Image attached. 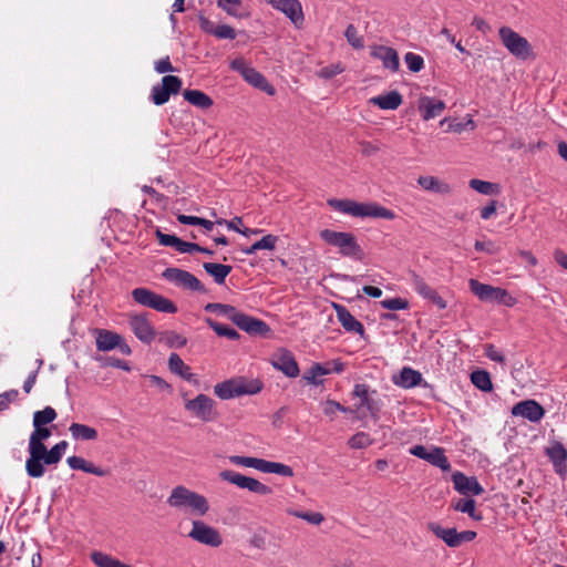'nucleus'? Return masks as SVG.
Segmentation results:
<instances>
[{
  "label": "nucleus",
  "instance_id": "1",
  "mask_svg": "<svg viewBox=\"0 0 567 567\" xmlns=\"http://www.w3.org/2000/svg\"><path fill=\"white\" fill-rule=\"evenodd\" d=\"M328 205L334 210L353 217H373L392 220L395 218L393 210L377 203H358L352 199H329Z\"/></svg>",
  "mask_w": 567,
  "mask_h": 567
},
{
  "label": "nucleus",
  "instance_id": "2",
  "mask_svg": "<svg viewBox=\"0 0 567 567\" xmlns=\"http://www.w3.org/2000/svg\"><path fill=\"white\" fill-rule=\"evenodd\" d=\"M319 236L326 244L337 247L341 256L358 261L363 260L364 251L352 233L322 229Z\"/></svg>",
  "mask_w": 567,
  "mask_h": 567
},
{
  "label": "nucleus",
  "instance_id": "3",
  "mask_svg": "<svg viewBox=\"0 0 567 567\" xmlns=\"http://www.w3.org/2000/svg\"><path fill=\"white\" fill-rule=\"evenodd\" d=\"M69 443L60 441L50 450L39 453L33 461H25V472L32 478H40L45 473V465H56L62 460Z\"/></svg>",
  "mask_w": 567,
  "mask_h": 567
},
{
  "label": "nucleus",
  "instance_id": "4",
  "mask_svg": "<svg viewBox=\"0 0 567 567\" xmlns=\"http://www.w3.org/2000/svg\"><path fill=\"white\" fill-rule=\"evenodd\" d=\"M264 384L259 380L230 379L217 383L214 393L221 400H229L240 395L259 393Z\"/></svg>",
  "mask_w": 567,
  "mask_h": 567
},
{
  "label": "nucleus",
  "instance_id": "5",
  "mask_svg": "<svg viewBox=\"0 0 567 567\" xmlns=\"http://www.w3.org/2000/svg\"><path fill=\"white\" fill-rule=\"evenodd\" d=\"M499 39L508 52L517 59L527 60L534 56L533 48L528 40L509 27H501Z\"/></svg>",
  "mask_w": 567,
  "mask_h": 567
},
{
  "label": "nucleus",
  "instance_id": "6",
  "mask_svg": "<svg viewBox=\"0 0 567 567\" xmlns=\"http://www.w3.org/2000/svg\"><path fill=\"white\" fill-rule=\"evenodd\" d=\"M468 287L471 292L481 301H494L507 307H512L515 303V299L503 288L482 284L476 279H470Z\"/></svg>",
  "mask_w": 567,
  "mask_h": 567
},
{
  "label": "nucleus",
  "instance_id": "7",
  "mask_svg": "<svg viewBox=\"0 0 567 567\" xmlns=\"http://www.w3.org/2000/svg\"><path fill=\"white\" fill-rule=\"evenodd\" d=\"M230 68L243 75L245 81L255 86L256 89L274 95L276 93L275 87L268 82L264 74L250 66L245 59L237 58L230 62Z\"/></svg>",
  "mask_w": 567,
  "mask_h": 567
},
{
  "label": "nucleus",
  "instance_id": "8",
  "mask_svg": "<svg viewBox=\"0 0 567 567\" xmlns=\"http://www.w3.org/2000/svg\"><path fill=\"white\" fill-rule=\"evenodd\" d=\"M132 298L138 305L148 307L159 312L174 313L177 310L173 301L147 288L141 287L133 289Z\"/></svg>",
  "mask_w": 567,
  "mask_h": 567
},
{
  "label": "nucleus",
  "instance_id": "9",
  "mask_svg": "<svg viewBox=\"0 0 567 567\" xmlns=\"http://www.w3.org/2000/svg\"><path fill=\"white\" fill-rule=\"evenodd\" d=\"M220 480L234 484L240 488L248 489L258 495H269L272 488L254 477L243 475L231 470H225L219 473Z\"/></svg>",
  "mask_w": 567,
  "mask_h": 567
},
{
  "label": "nucleus",
  "instance_id": "10",
  "mask_svg": "<svg viewBox=\"0 0 567 567\" xmlns=\"http://www.w3.org/2000/svg\"><path fill=\"white\" fill-rule=\"evenodd\" d=\"M185 409L195 417L207 423L215 421L218 417V413L215 409V401L205 395L198 394L192 400L185 402Z\"/></svg>",
  "mask_w": 567,
  "mask_h": 567
},
{
  "label": "nucleus",
  "instance_id": "11",
  "mask_svg": "<svg viewBox=\"0 0 567 567\" xmlns=\"http://www.w3.org/2000/svg\"><path fill=\"white\" fill-rule=\"evenodd\" d=\"M95 343L96 349L103 352L113 349H118L124 355H128L132 352L130 346L125 343L118 333L105 329H95Z\"/></svg>",
  "mask_w": 567,
  "mask_h": 567
},
{
  "label": "nucleus",
  "instance_id": "12",
  "mask_svg": "<svg viewBox=\"0 0 567 567\" xmlns=\"http://www.w3.org/2000/svg\"><path fill=\"white\" fill-rule=\"evenodd\" d=\"M187 536L199 544L210 547H219L223 544L220 533L202 520L193 522V528Z\"/></svg>",
  "mask_w": 567,
  "mask_h": 567
},
{
  "label": "nucleus",
  "instance_id": "13",
  "mask_svg": "<svg viewBox=\"0 0 567 567\" xmlns=\"http://www.w3.org/2000/svg\"><path fill=\"white\" fill-rule=\"evenodd\" d=\"M231 322L250 336L267 337L271 332L270 327L264 320L238 310L231 317Z\"/></svg>",
  "mask_w": 567,
  "mask_h": 567
},
{
  "label": "nucleus",
  "instance_id": "14",
  "mask_svg": "<svg viewBox=\"0 0 567 567\" xmlns=\"http://www.w3.org/2000/svg\"><path fill=\"white\" fill-rule=\"evenodd\" d=\"M179 507H186L193 515L204 516L209 511V504L205 496L179 486Z\"/></svg>",
  "mask_w": 567,
  "mask_h": 567
},
{
  "label": "nucleus",
  "instance_id": "15",
  "mask_svg": "<svg viewBox=\"0 0 567 567\" xmlns=\"http://www.w3.org/2000/svg\"><path fill=\"white\" fill-rule=\"evenodd\" d=\"M353 395L360 399V403L357 405L358 409L365 408L373 419H378L381 412V402L375 399V390H370L368 384L358 383L353 388Z\"/></svg>",
  "mask_w": 567,
  "mask_h": 567
},
{
  "label": "nucleus",
  "instance_id": "16",
  "mask_svg": "<svg viewBox=\"0 0 567 567\" xmlns=\"http://www.w3.org/2000/svg\"><path fill=\"white\" fill-rule=\"evenodd\" d=\"M172 94H177V75H165L152 87L150 99L155 105H163Z\"/></svg>",
  "mask_w": 567,
  "mask_h": 567
},
{
  "label": "nucleus",
  "instance_id": "17",
  "mask_svg": "<svg viewBox=\"0 0 567 567\" xmlns=\"http://www.w3.org/2000/svg\"><path fill=\"white\" fill-rule=\"evenodd\" d=\"M266 2L282 12L296 27L302 24L305 16L299 0H266Z\"/></svg>",
  "mask_w": 567,
  "mask_h": 567
},
{
  "label": "nucleus",
  "instance_id": "18",
  "mask_svg": "<svg viewBox=\"0 0 567 567\" xmlns=\"http://www.w3.org/2000/svg\"><path fill=\"white\" fill-rule=\"evenodd\" d=\"M409 276L411 285L421 297L437 306L439 309L446 308V301L437 293L436 290L431 288L420 275L415 271H410Z\"/></svg>",
  "mask_w": 567,
  "mask_h": 567
},
{
  "label": "nucleus",
  "instance_id": "19",
  "mask_svg": "<svg viewBox=\"0 0 567 567\" xmlns=\"http://www.w3.org/2000/svg\"><path fill=\"white\" fill-rule=\"evenodd\" d=\"M452 482L454 488L462 495L480 496L484 493L483 486L475 476H466L462 472H455L452 474Z\"/></svg>",
  "mask_w": 567,
  "mask_h": 567
},
{
  "label": "nucleus",
  "instance_id": "20",
  "mask_svg": "<svg viewBox=\"0 0 567 567\" xmlns=\"http://www.w3.org/2000/svg\"><path fill=\"white\" fill-rule=\"evenodd\" d=\"M271 363L275 369L281 371L288 378H296L299 375V365L293 354L287 349L278 351L274 355Z\"/></svg>",
  "mask_w": 567,
  "mask_h": 567
},
{
  "label": "nucleus",
  "instance_id": "21",
  "mask_svg": "<svg viewBox=\"0 0 567 567\" xmlns=\"http://www.w3.org/2000/svg\"><path fill=\"white\" fill-rule=\"evenodd\" d=\"M514 416H522L530 422H539L545 415V409L535 400H524L512 409Z\"/></svg>",
  "mask_w": 567,
  "mask_h": 567
},
{
  "label": "nucleus",
  "instance_id": "22",
  "mask_svg": "<svg viewBox=\"0 0 567 567\" xmlns=\"http://www.w3.org/2000/svg\"><path fill=\"white\" fill-rule=\"evenodd\" d=\"M33 427H34V430L29 437V444H28L29 456H28L27 461H33V458H35V456L39 453L45 451L47 446L43 442L45 440H48L52 434L51 429H49L47 426L33 425Z\"/></svg>",
  "mask_w": 567,
  "mask_h": 567
},
{
  "label": "nucleus",
  "instance_id": "23",
  "mask_svg": "<svg viewBox=\"0 0 567 567\" xmlns=\"http://www.w3.org/2000/svg\"><path fill=\"white\" fill-rule=\"evenodd\" d=\"M371 56L382 61L383 68L398 72L400 60L396 50L385 45H375L371 49Z\"/></svg>",
  "mask_w": 567,
  "mask_h": 567
},
{
  "label": "nucleus",
  "instance_id": "24",
  "mask_svg": "<svg viewBox=\"0 0 567 567\" xmlns=\"http://www.w3.org/2000/svg\"><path fill=\"white\" fill-rule=\"evenodd\" d=\"M417 109L424 121L437 117L445 110V103L436 97L423 95L419 99Z\"/></svg>",
  "mask_w": 567,
  "mask_h": 567
},
{
  "label": "nucleus",
  "instance_id": "25",
  "mask_svg": "<svg viewBox=\"0 0 567 567\" xmlns=\"http://www.w3.org/2000/svg\"><path fill=\"white\" fill-rule=\"evenodd\" d=\"M130 327L141 341L148 343L154 339V329L145 315L131 316Z\"/></svg>",
  "mask_w": 567,
  "mask_h": 567
},
{
  "label": "nucleus",
  "instance_id": "26",
  "mask_svg": "<svg viewBox=\"0 0 567 567\" xmlns=\"http://www.w3.org/2000/svg\"><path fill=\"white\" fill-rule=\"evenodd\" d=\"M333 307L337 312L338 321L347 332L358 333L361 337L364 336L363 324L357 320L344 306L334 303Z\"/></svg>",
  "mask_w": 567,
  "mask_h": 567
},
{
  "label": "nucleus",
  "instance_id": "27",
  "mask_svg": "<svg viewBox=\"0 0 567 567\" xmlns=\"http://www.w3.org/2000/svg\"><path fill=\"white\" fill-rule=\"evenodd\" d=\"M546 455L553 463L555 472L557 474H564L567 467V450L564 444L558 441H554L551 445L546 449Z\"/></svg>",
  "mask_w": 567,
  "mask_h": 567
},
{
  "label": "nucleus",
  "instance_id": "28",
  "mask_svg": "<svg viewBox=\"0 0 567 567\" xmlns=\"http://www.w3.org/2000/svg\"><path fill=\"white\" fill-rule=\"evenodd\" d=\"M427 529L432 532L437 538L451 548L460 547L458 532L456 528H444L435 522H430L426 525Z\"/></svg>",
  "mask_w": 567,
  "mask_h": 567
},
{
  "label": "nucleus",
  "instance_id": "29",
  "mask_svg": "<svg viewBox=\"0 0 567 567\" xmlns=\"http://www.w3.org/2000/svg\"><path fill=\"white\" fill-rule=\"evenodd\" d=\"M66 463L70 466V468L74 471H83L85 473L93 474L99 477H103L107 474L106 470L95 466L93 463L84 460L81 456H69L66 458Z\"/></svg>",
  "mask_w": 567,
  "mask_h": 567
},
{
  "label": "nucleus",
  "instance_id": "30",
  "mask_svg": "<svg viewBox=\"0 0 567 567\" xmlns=\"http://www.w3.org/2000/svg\"><path fill=\"white\" fill-rule=\"evenodd\" d=\"M402 102V95L398 91H391L370 99V103L379 106L381 110H396Z\"/></svg>",
  "mask_w": 567,
  "mask_h": 567
},
{
  "label": "nucleus",
  "instance_id": "31",
  "mask_svg": "<svg viewBox=\"0 0 567 567\" xmlns=\"http://www.w3.org/2000/svg\"><path fill=\"white\" fill-rule=\"evenodd\" d=\"M183 96L185 101L199 110H208L214 104L213 99L200 90L187 89L183 92Z\"/></svg>",
  "mask_w": 567,
  "mask_h": 567
},
{
  "label": "nucleus",
  "instance_id": "32",
  "mask_svg": "<svg viewBox=\"0 0 567 567\" xmlns=\"http://www.w3.org/2000/svg\"><path fill=\"white\" fill-rule=\"evenodd\" d=\"M393 381L399 386L411 389L422 382V374L412 368L404 367L400 371L399 378L394 379Z\"/></svg>",
  "mask_w": 567,
  "mask_h": 567
},
{
  "label": "nucleus",
  "instance_id": "33",
  "mask_svg": "<svg viewBox=\"0 0 567 567\" xmlns=\"http://www.w3.org/2000/svg\"><path fill=\"white\" fill-rule=\"evenodd\" d=\"M451 507L456 512L467 514L476 522L483 519V515L476 509V502L473 498H458L457 501L452 502Z\"/></svg>",
  "mask_w": 567,
  "mask_h": 567
},
{
  "label": "nucleus",
  "instance_id": "34",
  "mask_svg": "<svg viewBox=\"0 0 567 567\" xmlns=\"http://www.w3.org/2000/svg\"><path fill=\"white\" fill-rule=\"evenodd\" d=\"M204 270L214 278L217 285L225 284L227 276L231 272L233 267L218 262H204Z\"/></svg>",
  "mask_w": 567,
  "mask_h": 567
},
{
  "label": "nucleus",
  "instance_id": "35",
  "mask_svg": "<svg viewBox=\"0 0 567 567\" xmlns=\"http://www.w3.org/2000/svg\"><path fill=\"white\" fill-rule=\"evenodd\" d=\"M417 184L423 189L437 194H450L452 190L447 183H444L434 176H420Z\"/></svg>",
  "mask_w": 567,
  "mask_h": 567
},
{
  "label": "nucleus",
  "instance_id": "36",
  "mask_svg": "<svg viewBox=\"0 0 567 567\" xmlns=\"http://www.w3.org/2000/svg\"><path fill=\"white\" fill-rule=\"evenodd\" d=\"M69 431L75 441H94L97 439V431L86 424L72 423Z\"/></svg>",
  "mask_w": 567,
  "mask_h": 567
},
{
  "label": "nucleus",
  "instance_id": "37",
  "mask_svg": "<svg viewBox=\"0 0 567 567\" xmlns=\"http://www.w3.org/2000/svg\"><path fill=\"white\" fill-rule=\"evenodd\" d=\"M179 286L184 289L198 292V293H207L208 290L202 284V281L190 274L189 271L179 269Z\"/></svg>",
  "mask_w": 567,
  "mask_h": 567
},
{
  "label": "nucleus",
  "instance_id": "38",
  "mask_svg": "<svg viewBox=\"0 0 567 567\" xmlns=\"http://www.w3.org/2000/svg\"><path fill=\"white\" fill-rule=\"evenodd\" d=\"M229 461L235 465L251 467L262 473H267L268 462L264 458L250 457V456H238L234 455L229 457Z\"/></svg>",
  "mask_w": 567,
  "mask_h": 567
},
{
  "label": "nucleus",
  "instance_id": "39",
  "mask_svg": "<svg viewBox=\"0 0 567 567\" xmlns=\"http://www.w3.org/2000/svg\"><path fill=\"white\" fill-rule=\"evenodd\" d=\"M217 7L235 18H244L248 16L241 0H217Z\"/></svg>",
  "mask_w": 567,
  "mask_h": 567
},
{
  "label": "nucleus",
  "instance_id": "40",
  "mask_svg": "<svg viewBox=\"0 0 567 567\" xmlns=\"http://www.w3.org/2000/svg\"><path fill=\"white\" fill-rule=\"evenodd\" d=\"M278 241V237L271 234L264 236L260 240L254 243L251 246L241 248V251L245 255H254L257 250L266 249L274 250L276 248V244Z\"/></svg>",
  "mask_w": 567,
  "mask_h": 567
},
{
  "label": "nucleus",
  "instance_id": "41",
  "mask_svg": "<svg viewBox=\"0 0 567 567\" xmlns=\"http://www.w3.org/2000/svg\"><path fill=\"white\" fill-rule=\"evenodd\" d=\"M90 558L97 567H131L111 555L97 550L92 551Z\"/></svg>",
  "mask_w": 567,
  "mask_h": 567
},
{
  "label": "nucleus",
  "instance_id": "42",
  "mask_svg": "<svg viewBox=\"0 0 567 567\" xmlns=\"http://www.w3.org/2000/svg\"><path fill=\"white\" fill-rule=\"evenodd\" d=\"M426 462L441 468L444 472H447L451 470V463L444 453V449H442V447H433L430 451Z\"/></svg>",
  "mask_w": 567,
  "mask_h": 567
},
{
  "label": "nucleus",
  "instance_id": "43",
  "mask_svg": "<svg viewBox=\"0 0 567 567\" xmlns=\"http://www.w3.org/2000/svg\"><path fill=\"white\" fill-rule=\"evenodd\" d=\"M472 383L483 392H491L493 390V383L491 375L485 370H476L471 373Z\"/></svg>",
  "mask_w": 567,
  "mask_h": 567
},
{
  "label": "nucleus",
  "instance_id": "44",
  "mask_svg": "<svg viewBox=\"0 0 567 567\" xmlns=\"http://www.w3.org/2000/svg\"><path fill=\"white\" fill-rule=\"evenodd\" d=\"M206 323L219 337H225L229 340H237L240 337V334L234 328L219 323L212 318H207Z\"/></svg>",
  "mask_w": 567,
  "mask_h": 567
},
{
  "label": "nucleus",
  "instance_id": "45",
  "mask_svg": "<svg viewBox=\"0 0 567 567\" xmlns=\"http://www.w3.org/2000/svg\"><path fill=\"white\" fill-rule=\"evenodd\" d=\"M329 373H331V369L326 364L313 363L311 368L303 374V379L310 384L319 385L322 383V381L318 380V377Z\"/></svg>",
  "mask_w": 567,
  "mask_h": 567
},
{
  "label": "nucleus",
  "instance_id": "46",
  "mask_svg": "<svg viewBox=\"0 0 567 567\" xmlns=\"http://www.w3.org/2000/svg\"><path fill=\"white\" fill-rule=\"evenodd\" d=\"M58 414L51 406H45L43 410L33 413V425L45 426L56 419Z\"/></svg>",
  "mask_w": 567,
  "mask_h": 567
},
{
  "label": "nucleus",
  "instance_id": "47",
  "mask_svg": "<svg viewBox=\"0 0 567 567\" xmlns=\"http://www.w3.org/2000/svg\"><path fill=\"white\" fill-rule=\"evenodd\" d=\"M470 187L483 195L497 194L499 192L498 184L473 178L468 183Z\"/></svg>",
  "mask_w": 567,
  "mask_h": 567
},
{
  "label": "nucleus",
  "instance_id": "48",
  "mask_svg": "<svg viewBox=\"0 0 567 567\" xmlns=\"http://www.w3.org/2000/svg\"><path fill=\"white\" fill-rule=\"evenodd\" d=\"M204 310L206 312H214L220 316L227 317L229 320H231V317L236 313L237 309L234 306L226 305V303H219V302H212L207 303L204 307Z\"/></svg>",
  "mask_w": 567,
  "mask_h": 567
},
{
  "label": "nucleus",
  "instance_id": "49",
  "mask_svg": "<svg viewBox=\"0 0 567 567\" xmlns=\"http://www.w3.org/2000/svg\"><path fill=\"white\" fill-rule=\"evenodd\" d=\"M288 514L301 518L312 525H320L324 520L323 515L319 512H300L296 509H289Z\"/></svg>",
  "mask_w": 567,
  "mask_h": 567
},
{
  "label": "nucleus",
  "instance_id": "50",
  "mask_svg": "<svg viewBox=\"0 0 567 567\" xmlns=\"http://www.w3.org/2000/svg\"><path fill=\"white\" fill-rule=\"evenodd\" d=\"M373 440L370 437V435L365 432H358L354 435H352L349 441L348 445L351 449H364L372 444Z\"/></svg>",
  "mask_w": 567,
  "mask_h": 567
},
{
  "label": "nucleus",
  "instance_id": "51",
  "mask_svg": "<svg viewBox=\"0 0 567 567\" xmlns=\"http://www.w3.org/2000/svg\"><path fill=\"white\" fill-rule=\"evenodd\" d=\"M344 37L347 38L348 43L353 49H363L364 41L361 35H359L357 28L353 24H349L346 29Z\"/></svg>",
  "mask_w": 567,
  "mask_h": 567
},
{
  "label": "nucleus",
  "instance_id": "52",
  "mask_svg": "<svg viewBox=\"0 0 567 567\" xmlns=\"http://www.w3.org/2000/svg\"><path fill=\"white\" fill-rule=\"evenodd\" d=\"M404 62L411 72L417 73L424 68V59L413 52H408L404 55Z\"/></svg>",
  "mask_w": 567,
  "mask_h": 567
},
{
  "label": "nucleus",
  "instance_id": "53",
  "mask_svg": "<svg viewBox=\"0 0 567 567\" xmlns=\"http://www.w3.org/2000/svg\"><path fill=\"white\" fill-rule=\"evenodd\" d=\"M145 379L148 381V385L157 389L161 393H173V386L167 383L164 379L158 375H145Z\"/></svg>",
  "mask_w": 567,
  "mask_h": 567
},
{
  "label": "nucleus",
  "instance_id": "54",
  "mask_svg": "<svg viewBox=\"0 0 567 567\" xmlns=\"http://www.w3.org/2000/svg\"><path fill=\"white\" fill-rule=\"evenodd\" d=\"M19 399V391L11 389L0 394V412L7 411L11 403L17 402Z\"/></svg>",
  "mask_w": 567,
  "mask_h": 567
},
{
  "label": "nucleus",
  "instance_id": "55",
  "mask_svg": "<svg viewBox=\"0 0 567 567\" xmlns=\"http://www.w3.org/2000/svg\"><path fill=\"white\" fill-rule=\"evenodd\" d=\"M380 305L388 310H404L409 308V301L400 297L382 300Z\"/></svg>",
  "mask_w": 567,
  "mask_h": 567
},
{
  "label": "nucleus",
  "instance_id": "56",
  "mask_svg": "<svg viewBox=\"0 0 567 567\" xmlns=\"http://www.w3.org/2000/svg\"><path fill=\"white\" fill-rule=\"evenodd\" d=\"M267 473L279 474L281 476L291 477L293 476V470L282 463L268 462Z\"/></svg>",
  "mask_w": 567,
  "mask_h": 567
},
{
  "label": "nucleus",
  "instance_id": "57",
  "mask_svg": "<svg viewBox=\"0 0 567 567\" xmlns=\"http://www.w3.org/2000/svg\"><path fill=\"white\" fill-rule=\"evenodd\" d=\"M95 360L100 361L102 363V365H105V367L118 368V369H122L125 371L131 370V368L126 361L114 358V357H100V358H95Z\"/></svg>",
  "mask_w": 567,
  "mask_h": 567
},
{
  "label": "nucleus",
  "instance_id": "58",
  "mask_svg": "<svg viewBox=\"0 0 567 567\" xmlns=\"http://www.w3.org/2000/svg\"><path fill=\"white\" fill-rule=\"evenodd\" d=\"M343 66L340 63L330 64L319 70L318 75L322 79H332L333 76L343 72Z\"/></svg>",
  "mask_w": 567,
  "mask_h": 567
},
{
  "label": "nucleus",
  "instance_id": "59",
  "mask_svg": "<svg viewBox=\"0 0 567 567\" xmlns=\"http://www.w3.org/2000/svg\"><path fill=\"white\" fill-rule=\"evenodd\" d=\"M214 37L217 39L234 40L237 37L236 30L228 24H218L214 30Z\"/></svg>",
  "mask_w": 567,
  "mask_h": 567
},
{
  "label": "nucleus",
  "instance_id": "60",
  "mask_svg": "<svg viewBox=\"0 0 567 567\" xmlns=\"http://www.w3.org/2000/svg\"><path fill=\"white\" fill-rule=\"evenodd\" d=\"M337 411L348 412L349 409H347L346 406H343L342 404H340L337 401L327 400L326 403H324V409H323L324 414L326 415H333Z\"/></svg>",
  "mask_w": 567,
  "mask_h": 567
},
{
  "label": "nucleus",
  "instance_id": "61",
  "mask_svg": "<svg viewBox=\"0 0 567 567\" xmlns=\"http://www.w3.org/2000/svg\"><path fill=\"white\" fill-rule=\"evenodd\" d=\"M204 251V247L195 243H188L179 239V254H193Z\"/></svg>",
  "mask_w": 567,
  "mask_h": 567
},
{
  "label": "nucleus",
  "instance_id": "62",
  "mask_svg": "<svg viewBox=\"0 0 567 567\" xmlns=\"http://www.w3.org/2000/svg\"><path fill=\"white\" fill-rule=\"evenodd\" d=\"M474 247L478 251H486L489 255H495L499 251V248L494 245L493 241H480L476 240Z\"/></svg>",
  "mask_w": 567,
  "mask_h": 567
},
{
  "label": "nucleus",
  "instance_id": "63",
  "mask_svg": "<svg viewBox=\"0 0 567 567\" xmlns=\"http://www.w3.org/2000/svg\"><path fill=\"white\" fill-rule=\"evenodd\" d=\"M485 355L492 361H495L498 363L505 362V357L493 344L486 346Z\"/></svg>",
  "mask_w": 567,
  "mask_h": 567
},
{
  "label": "nucleus",
  "instance_id": "64",
  "mask_svg": "<svg viewBox=\"0 0 567 567\" xmlns=\"http://www.w3.org/2000/svg\"><path fill=\"white\" fill-rule=\"evenodd\" d=\"M249 544L250 546L257 548V549H265L266 548V537H265V533H255L252 534V536L249 538Z\"/></svg>",
  "mask_w": 567,
  "mask_h": 567
}]
</instances>
